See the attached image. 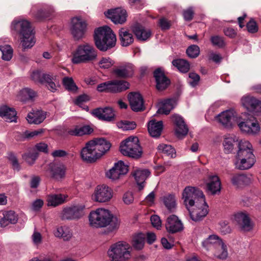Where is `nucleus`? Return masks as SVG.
I'll use <instances>...</instances> for the list:
<instances>
[{"mask_svg": "<svg viewBox=\"0 0 261 261\" xmlns=\"http://www.w3.org/2000/svg\"><path fill=\"white\" fill-rule=\"evenodd\" d=\"M89 224L94 228H102L109 226L110 231L118 228L119 222L108 210L98 208L91 211L88 216Z\"/></svg>", "mask_w": 261, "mask_h": 261, "instance_id": "3", "label": "nucleus"}, {"mask_svg": "<svg viewBox=\"0 0 261 261\" xmlns=\"http://www.w3.org/2000/svg\"><path fill=\"white\" fill-rule=\"evenodd\" d=\"M31 240L33 245L38 247L42 243L43 237L40 232L35 229L31 236Z\"/></svg>", "mask_w": 261, "mask_h": 261, "instance_id": "52", "label": "nucleus"}, {"mask_svg": "<svg viewBox=\"0 0 261 261\" xmlns=\"http://www.w3.org/2000/svg\"><path fill=\"white\" fill-rule=\"evenodd\" d=\"M131 250L128 243L119 241L111 245L107 253L110 261H127L132 256Z\"/></svg>", "mask_w": 261, "mask_h": 261, "instance_id": "6", "label": "nucleus"}, {"mask_svg": "<svg viewBox=\"0 0 261 261\" xmlns=\"http://www.w3.org/2000/svg\"><path fill=\"white\" fill-rule=\"evenodd\" d=\"M129 87V84L123 80H115L101 83L97 86L99 92L120 93L126 90Z\"/></svg>", "mask_w": 261, "mask_h": 261, "instance_id": "9", "label": "nucleus"}, {"mask_svg": "<svg viewBox=\"0 0 261 261\" xmlns=\"http://www.w3.org/2000/svg\"><path fill=\"white\" fill-rule=\"evenodd\" d=\"M114 61L109 57H103L99 61L98 65L101 68L108 69L112 67Z\"/></svg>", "mask_w": 261, "mask_h": 261, "instance_id": "56", "label": "nucleus"}, {"mask_svg": "<svg viewBox=\"0 0 261 261\" xmlns=\"http://www.w3.org/2000/svg\"><path fill=\"white\" fill-rule=\"evenodd\" d=\"M241 115L232 110H226L220 113L216 117L218 121L225 128H231L236 124L239 125Z\"/></svg>", "mask_w": 261, "mask_h": 261, "instance_id": "12", "label": "nucleus"}, {"mask_svg": "<svg viewBox=\"0 0 261 261\" xmlns=\"http://www.w3.org/2000/svg\"><path fill=\"white\" fill-rule=\"evenodd\" d=\"M206 190L213 195L220 192L221 182L219 178L216 175L210 176L206 182Z\"/></svg>", "mask_w": 261, "mask_h": 261, "instance_id": "29", "label": "nucleus"}, {"mask_svg": "<svg viewBox=\"0 0 261 261\" xmlns=\"http://www.w3.org/2000/svg\"><path fill=\"white\" fill-rule=\"evenodd\" d=\"M200 80V76L198 74L194 72H191L189 74L188 79V83L192 86H196Z\"/></svg>", "mask_w": 261, "mask_h": 261, "instance_id": "59", "label": "nucleus"}, {"mask_svg": "<svg viewBox=\"0 0 261 261\" xmlns=\"http://www.w3.org/2000/svg\"><path fill=\"white\" fill-rule=\"evenodd\" d=\"M214 258L224 259L228 255L227 247L225 242L222 240L218 245L209 254Z\"/></svg>", "mask_w": 261, "mask_h": 261, "instance_id": "35", "label": "nucleus"}, {"mask_svg": "<svg viewBox=\"0 0 261 261\" xmlns=\"http://www.w3.org/2000/svg\"><path fill=\"white\" fill-rule=\"evenodd\" d=\"M87 24L81 18H73L71 20V32L75 40L82 39L86 31Z\"/></svg>", "mask_w": 261, "mask_h": 261, "instance_id": "16", "label": "nucleus"}, {"mask_svg": "<svg viewBox=\"0 0 261 261\" xmlns=\"http://www.w3.org/2000/svg\"><path fill=\"white\" fill-rule=\"evenodd\" d=\"M159 150L169 158H175L176 155L174 148H159Z\"/></svg>", "mask_w": 261, "mask_h": 261, "instance_id": "60", "label": "nucleus"}, {"mask_svg": "<svg viewBox=\"0 0 261 261\" xmlns=\"http://www.w3.org/2000/svg\"><path fill=\"white\" fill-rule=\"evenodd\" d=\"M128 99L132 110L135 112L144 109V101L141 94L137 92H131L128 95Z\"/></svg>", "mask_w": 261, "mask_h": 261, "instance_id": "25", "label": "nucleus"}, {"mask_svg": "<svg viewBox=\"0 0 261 261\" xmlns=\"http://www.w3.org/2000/svg\"><path fill=\"white\" fill-rule=\"evenodd\" d=\"M238 126L242 132L249 135H255L260 130L259 123L256 118L248 114H242Z\"/></svg>", "mask_w": 261, "mask_h": 261, "instance_id": "8", "label": "nucleus"}, {"mask_svg": "<svg viewBox=\"0 0 261 261\" xmlns=\"http://www.w3.org/2000/svg\"><path fill=\"white\" fill-rule=\"evenodd\" d=\"M110 148H83L81 158L88 163H93L109 151Z\"/></svg>", "mask_w": 261, "mask_h": 261, "instance_id": "14", "label": "nucleus"}, {"mask_svg": "<svg viewBox=\"0 0 261 261\" xmlns=\"http://www.w3.org/2000/svg\"><path fill=\"white\" fill-rule=\"evenodd\" d=\"M119 128H122L124 130H132L136 128V124L135 122L128 121H122L118 123Z\"/></svg>", "mask_w": 261, "mask_h": 261, "instance_id": "55", "label": "nucleus"}, {"mask_svg": "<svg viewBox=\"0 0 261 261\" xmlns=\"http://www.w3.org/2000/svg\"><path fill=\"white\" fill-rule=\"evenodd\" d=\"M113 74L117 77L128 78L132 77L134 73V67L131 63H125L113 69Z\"/></svg>", "mask_w": 261, "mask_h": 261, "instance_id": "19", "label": "nucleus"}, {"mask_svg": "<svg viewBox=\"0 0 261 261\" xmlns=\"http://www.w3.org/2000/svg\"><path fill=\"white\" fill-rule=\"evenodd\" d=\"M49 172L51 177L56 179H61L64 177L66 167L61 163H51L49 164Z\"/></svg>", "mask_w": 261, "mask_h": 261, "instance_id": "31", "label": "nucleus"}, {"mask_svg": "<svg viewBox=\"0 0 261 261\" xmlns=\"http://www.w3.org/2000/svg\"><path fill=\"white\" fill-rule=\"evenodd\" d=\"M31 12L34 16L38 20L42 19L48 16L45 11L39 9L38 6H33L31 9Z\"/></svg>", "mask_w": 261, "mask_h": 261, "instance_id": "49", "label": "nucleus"}, {"mask_svg": "<svg viewBox=\"0 0 261 261\" xmlns=\"http://www.w3.org/2000/svg\"><path fill=\"white\" fill-rule=\"evenodd\" d=\"M97 51L88 43L80 44L72 53L71 61L75 64L93 62L97 59Z\"/></svg>", "mask_w": 261, "mask_h": 261, "instance_id": "5", "label": "nucleus"}, {"mask_svg": "<svg viewBox=\"0 0 261 261\" xmlns=\"http://www.w3.org/2000/svg\"><path fill=\"white\" fill-rule=\"evenodd\" d=\"M246 27L248 32L250 33H254L257 32L258 31L257 25L253 19H251V20L247 23Z\"/></svg>", "mask_w": 261, "mask_h": 261, "instance_id": "64", "label": "nucleus"}, {"mask_svg": "<svg viewBox=\"0 0 261 261\" xmlns=\"http://www.w3.org/2000/svg\"><path fill=\"white\" fill-rule=\"evenodd\" d=\"M236 161L234 163L237 169L246 170L252 168L256 162L252 148H239Z\"/></svg>", "mask_w": 261, "mask_h": 261, "instance_id": "7", "label": "nucleus"}, {"mask_svg": "<svg viewBox=\"0 0 261 261\" xmlns=\"http://www.w3.org/2000/svg\"><path fill=\"white\" fill-rule=\"evenodd\" d=\"M176 101L173 98L165 99L159 103L158 113L167 115L175 107Z\"/></svg>", "mask_w": 261, "mask_h": 261, "instance_id": "36", "label": "nucleus"}, {"mask_svg": "<svg viewBox=\"0 0 261 261\" xmlns=\"http://www.w3.org/2000/svg\"><path fill=\"white\" fill-rule=\"evenodd\" d=\"M234 219L242 231L248 232L253 229L254 223L247 213H237L234 216Z\"/></svg>", "mask_w": 261, "mask_h": 261, "instance_id": "17", "label": "nucleus"}, {"mask_svg": "<svg viewBox=\"0 0 261 261\" xmlns=\"http://www.w3.org/2000/svg\"><path fill=\"white\" fill-rule=\"evenodd\" d=\"M11 31L19 35L23 50L33 47L35 43V32L31 23L27 20L15 19L11 24Z\"/></svg>", "mask_w": 261, "mask_h": 261, "instance_id": "2", "label": "nucleus"}, {"mask_svg": "<svg viewBox=\"0 0 261 261\" xmlns=\"http://www.w3.org/2000/svg\"><path fill=\"white\" fill-rule=\"evenodd\" d=\"M182 199L193 221H201L208 214V206L203 192L199 189L191 186L186 187L182 192Z\"/></svg>", "mask_w": 261, "mask_h": 261, "instance_id": "1", "label": "nucleus"}, {"mask_svg": "<svg viewBox=\"0 0 261 261\" xmlns=\"http://www.w3.org/2000/svg\"><path fill=\"white\" fill-rule=\"evenodd\" d=\"M93 129L89 125H84L83 126H76L73 128L70 129L68 133L71 136H82L83 135H89L92 133Z\"/></svg>", "mask_w": 261, "mask_h": 261, "instance_id": "40", "label": "nucleus"}, {"mask_svg": "<svg viewBox=\"0 0 261 261\" xmlns=\"http://www.w3.org/2000/svg\"><path fill=\"white\" fill-rule=\"evenodd\" d=\"M163 129L162 121H156L152 119L148 123V130L150 135L153 138H159Z\"/></svg>", "mask_w": 261, "mask_h": 261, "instance_id": "33", "label": "nucleus"}, {"mask_svg": "<svg viewBox=\"0 0 261 261\" xmlns=\"http://www.w3.org/2000/svg\"><path fill=\"white\" fill-rule=\"evenodd\" d=\"M0 50L2 53V58L6 61H9L13 56V49L9 45L0 46Z\"/></svg>", "mask_w": 261, "mask_h": 261, "instance_id": "48", "label": "nucleus"}, {"mask_svg": "<svg viewBox=\"0 0 261 261\" xmlns=\"http://www.w3.org/2000/svg\"><path fill=\"white\" fill-rule=\"evenodd\" d=\"M128 168L123 161H118L105 172L106 177L112 181H117L128 173Z\"/></svg>", "mask_w": 261, "mask_h": 261, "instance_id": "11", "label": "nucleus"}, {"mask_svg": "<svg viewBox=\"0 0 261 261\" xmlns=\"http://www.w3.org/2000/svg\"><path fill=\"white\" fill-rule=\"evenodd\" d=\"M95 146L111 147L112 145L106 139L103 138H97L87 142L85 147H94Z\"/></svg>", "mask_w": 261, "mask_h": 261, "instance_id": "46", "label": "nucleus"}, {"mask_svg": "<svg viewBox=\"0 0 261 261\" xmlns=\"http://www.w3.org/2000/svg\"><path fill=\"white\" fill-rule=\"evenodd\" d=\"M121 43L123 46H127L134 41V37L132 33L125 29L122 28L119 31Z\"/></svg>", "mask_w": 261, "mask_h": 261, "instance_id": "41", "label": "nucleus"}, {"mask_svg": "<svg viewBox=\"0 0 261 261\" xmlns=\"http://www.w3.org/2000/svg\"><path fill=\"white\" fill-rule=\"evenodd\" d=\"M132 175L135 177L139 190H141L144 187L145 180L150 175V172L146 169L135 167L134 168Z\"/></svg>", "mask_w": 261, "mask_h": 261, "instance_id": "24", "label": "nucleus"}, {"mask_svg": "<svg viewBox=\"0 0 261 261\" xmlns=\"http://www.w3.org/2000/svg\"><path fill=\"white\" fill-rule=\"evenodd\" d=\"M66 197L62 194H51L47 197L48 206H57L62 204L65 201Z\"/></svg>", "mask_w": 261, "mask_h": 261, "instance_id": "42", "label": "nucleus"}, {"mask_svg": "<svg viewBox=\"0 0 261 261\" xmlns=\"http://www.w3.org/2000/svg\"><path fill=\"white\" fill-rule=\"evenodd\" d=\"M172 63L181 72H187L190 69L189 63L184 59H175Z\"/></svg>", "mask_w": 261, "mask_h": 261, "instance_id": "45", "label": "nucleus"}, {"mask_svg": "<svg viewBox=\"0 0 261 261\" xmlns=\"http://www.w3.org/2000/svg\"><path fill=\"white\" fill-rule=\"evenodd\" d=\"M44 74L39 70H35L31 73L30 77L34 82L43 84L42 80Z\"/></svg>", "mask_w": 261, "mask_h": 261, "instance_id": "53", "label": "nucleus"}, {"mask_svg": "<svg viewBox=\"0 0 261 261\" xmlns=\"http://www.w3.org/2000/svg\"><path fill=\"white\" fill-rule=\"evenodd\" d=\"M172 122L175 125V135L179 139L185 137L188 133L189 128L183 118L179 115L174 114L171 117Z\"/></svg>", "mask_w": 261, "mask_h": 261, "instance_id": "15", "label": "nucleus"}, {"mask_svg": "<svg viewBox=\"0 0 261 261\" xmlns=\"http://www.w3.org/2000/svg\"><path fill=\"white\" fill-rule=\"evenodd\" d=\"M18 221V216L12 211L0 212V225L5 227L10 224H15Z\"/></svg>", "mask_w": 261, "mask_h": 261, "instance_id": "28", "label": "nucleus"}, {"mask_svg": "<svg viewBox=\"0 0 261 261\" xmlns=\"http://www.w3.org/2000/svg\"><path fill=\"white\" fill-rule=\"evenodd\" d=\"M37 158V153L35 150H30L22 155L23 159L29 165L34 163Z\"/></svg>", "mask_w": 261, "mask_h": 261, "instance_id": "50", "label": "nucleus"}, {"mask_svg": "<svg viewBox=\"0 0 261 261\" xmlns=\"http://www.w3.org/2000/svg\"><path fill=\"white\" fill-rule=\"evenodd\" d=\"M150 221L152 225L157 229H160L162 227V221L160 217L154 215L151 216Z\"/></svg>", "mask_w": 261, "mask_h": 261, "instance_id": "61", "label": "nucleus"}, {"mask_svg": "<svg viewBox=\"0 0 261 261\" xmlns=\"http://www.w3.org/2000/svg\"><path fill=\"white\" fill-rule=\"evenodd\" d=\"M63 84L68 91L74 92L77 89V86L71 77H64L63 79Z\"/></svg>", "mask_w": 261, "mask_h": 261, "instance_id": "51", "label": "nucleus"}, {"mask_svg": "<svg viewBox=\"0 0 261 261\" xmlns=\"http://www.w3.org/2000/svg\"><path fill=\"white\" fill-rule=\"evenodd\" d=\"M113 196V190L109 186L102 184L97 186L91 196L93 201L99 203L110 201Z\"/></svg>", "mask_w": 261, "mask_h": 261, "instance_id": "13", "label": "nucleus"}, {"mask_svg": "<svg viewBox=\"0 0 261 261\" xmlns=\"http://www.w3.org/2000/svg\"><path fill=\"white\" fill-rule=\"evenodd\" d=\"M230 180L232 185L238 188L249 186L253 181L252 175L246 174H233Z\"/></svg>", "mask_w": 261, "mask_h": 261, "instance_id": "23", "label": "nucleus"}, {"mask_svg": "<svg viewBox=\"0 0 261 261\" xmlns=\"http://www.w3.org/2000/svg\"><path fill=\"white\" fill-rule=\"evenodd\" d=\"M94 39L96 47L102 51L112 48L116 42L115 35L108 26L97 28L94 32Z\"/></svg>", "mask_w": 261, "mask_h": 261, "instance_id": "4", "label": "nucleus"}, {"mask_svg": "<svg viewBox=\"0 0 261 261\" xmlns=\"http://www.w3.org/2000/svg\"><path fill=\"white\" fill-rule=\"evenodd\" d=\"M36 96V93L32 89L25 88L19 91L17 94V99L21 101L32 99Z\"/></svg>", "mask_w": 261, "mask_h": 261, "instance_id": "43", "label": "nucleus"}, {"mask_svg": "<svg viewBox=\"0 0 261 261\" xmlns=\"http://www.w3.org/2000/svg\"><path fill=\"white\" fill-rule=\"evenodd\" d=\"M154 76L156 81V88L159 90L165 89L170 84L169 80L165 75L161 68H158L154 71Z\"/></svg>", "mask_w": 261, "mask_h": 261, "instance_id": "30", "label": "nucleus"}, {"mask_svg": "<svg viewBox=\"0 0 261 261\" xmlns=\"http://www.w3.org/2000/svg\"><path fill=\"white\" fill-rule=\"evenodd\" d=\"M167 231L170 233H174L181 231L184 228L183 224L175 215L169 216L165 223Z\"/></svg>", "mask_w": 261, "mask_h": 261, "instance_id": "21", "label": "nucleus"}, {"mask_svg": "<svg viewBox=\"0 0 261 261\" xmlns=\"http://www.w3.org/2000/svg\"><path fill=\"white\" fill-rule=\"evenodd\" d=\"M119 147H140L139 139L136 136H130L123 140Z\"/></svg>", "mask_w": 261, "mask_h": 261, "instance_id": "47", "label": "nucleus"}, {"mask_svg": "<svg viewBox=\"0 0 261 261\" xmlns=\"http://www.w3.org/2000/svg\"><path fill=\"white\" fill-rule=\"evenodd\" d=\"M241 103L249 111L254 113L261 114V101L250 96H244L241 99Z\"/></svg>", "mask_w": 261, "mask_h": 261, "instance_id": "18", "label": "nucleus"}, {"mask_svg": "<svg viewBox=\"0 0 261 261\" xmlns=\"http://www.w3.org/2000/svg\"><path fill=\"white\" fill-rule=\"evenodd\" d=\"M219 229L223 234L229 233L231 232V228L228 223L225 221H222L219 223Z\"/></svg>", "mask_w": 261, "mask_h": 261, "instance_id": "63", "label": "nucleus"}, {"mask_svg": "<svg viewBox=\"0 0 261 261\" xmlns=\"http://www.w3.org/2000/svg\"><path fill=\"white\" fill-rule=\"evenodd\" d=\"M46 117V112L42 110H37L29 113L26 119L30 124H39L42 123Z\"/></svg>", "mask_w": 261, "mask_h": 261, "instance_id": "34", "label": "nucleus"}, {"mask_svg": "<svg viewBox=\"0 0 261 261\" xmlns=\"http://www.w3.org/2000/svg\"><path fill=\"white\" fill-rule=\"evenodd\" d=\"M210 40L214 46L222 48L225 45L224 38L221 36L218 35L213 36L211 37Z\"/></svg>", "mask_w": 261, "mask_h": 261, "instance_id": "57", "label": "nucleus"}, {"mask_svg": "<svg viewBox=\"0 0 261 261\" xmlns=\"http://www.w3.org/2000/svg\"><path fill=\"white\" fill-rule=\"evenodd\" d=\"M0 116L9 122H16L17 119L15 110L6 106L0 108Z\"/></svg>", "mask_w": 261, "mask_h": 261, "instance_id": "38", "label": "nucleus"}, {"mask_svg": "<svg viewBox=\"0 0 261 261\" xmlns=\"http://www.w3.org/2000/svg\"><path fill=\"white\" fill-rule=\"evenodd\" d=\"M86 206L84 204L77 203L63 208L60 217L62 220H79L85 214Z\"/></svg>", "mask_w": 261, "mask_h": 261, "instance_id": "10", "label": "nucleus"}, {"mask_svg": "<svg viewBox=\"0 0 261 261\" xmlns=\"http://www.w3.org/2000/svg\"><path fill=\"white\" fill-rule=\"evenodd\" d=\"M92 114L99 119L107 121H112L114 117V111L110 107L95 109L92 111Z\"/></svg>", "mask_w": 261, "mask_h": 261, "instance_id": "27", "label": "nucleus"}, {"mask_svg": "<svg viewBox=\"0 0 261 261\" xmlns=\"http://www.w3.org/2000/svg\"><path fill=\"white\" fill-rule=\"evenodd\" d=\"M119 151L124 156L138 159L141 157L142 148H119Z\"/></svg>", "mask_w": 261, "mask_h": 261, "instance_id": "39", "label": "nucleus"}, {"mask_svg": "<svg viewBox=\"0 0 261 261\" xmlns=\"http://www.w3.org/2000/svg\"><path fill=\"white\" fill-rule=\"evenodd\" d=\"M105 14L115 24H122L126 20V11L120 8L109 10Z\"/></svg>", "mask_w": 261, "mask_h": 261, "instance_id": "20", "label": "nucleus"}, {"mask_svg": "<svg viewBox=\"0 0 261 261\" xmlns=\"http://www.w3.org/2000/svg\"><path fill=\"white\" fill-rule=\"evenodd\" d=\"M145 236L142 233L135 235L132 240V246L136 250L143 249L145 243Z\"/></svg>", "mask_w": 261, "mask_h": 261, "instance_id": "44", "label": "nucleus"}, {"mask_svg": "<svg viewBox=\"0 0 261 261\" xmlns=\"http://www.w3.org/2000/svg\"><path fill=\"white\" fill-rule=\"evenodd\" d=\"M187 55L191 58H196L200 54V48L197 45H192L186 50Z\"/></svg>", "mask_w": 261, "mask_h": 261, "instance_id": "54", "label": "nucleus"}, {"mask_svg": "<svg viewBox=\"0 0 261 261\" xmlns=\"http://www.w3.org/2000/svg\"><path fill=\"white\" fill-rule=\"evenodd\" d=\"M55 236L62 239L64 241H69L72 237V233L70 228L66 226H57L54 231Z\"/></svg>", "mask_w": 261, "mask_h": 261, "instance_id": "37", "label": "nucleus"}, {"mask_svg": "<svg viewBox=\"0 0 261 261\" xmlns=\"http://www.w3.org/2000/svg\"><path fill=\"white\" fill-rule=\"evenodd\" d=\"M222 240L216 234H211L203 240L201 243L202 246L209 255Z\"/></svg>", "mask_w": 261, "mask_h": 261, "instance_id": "26", "label": "nucleus"}, {"mask_svg": "<svg viewBox=\"0 0 261 261\" xmlns=\"http://www.w3.org/2000/svg\"><path fill=\"white\" fill-rule=\"evenodd\" d=\"M194 12L192 7H189L182 12V15L186 21H191L193 17Z\"/></svg>", "mask_w": 261, "mask_h": 261, "instance_id": "62", "label": "nucleus"}, {"mask_svg": "<svg viewBox=\"0 0 261 261\" xmlns=\"http://www.w3.org/2000/svg\"><path fill=\"white\" fill-rule=\"evenodd\" d=\"M132 30L139 40L145 41L151 36V33L149 29H145L142 25L136 23L132 27Z\"/></svg>", "mask_w": 261, "mask_h": 261, "instance_id": "32", "label": "nucleus"}, {"mask_svg": "<svg viewBox=\"0 0 261 261\" xmlns=\"http://www.w3.org/2000/svg\"><path fill=\"white\" fill-rule=\"evenodd\" d=\"M224 146L227 147H251L250 143L245 139H239L234 135H228L224 136L223 141Z\"/></svg>", "mask_w": 261, "mask_h": 261, "instance_id": "22", "label": "nucleus"}, {"mask_svg": "<svg viewBox=\"0 0 261 261\" xmlns=\"http://www.w3.org/2000/svg\"><path fill=\"white\" fill-rule=\"evenodd\" d=\"M164 202L168 209L171 210L175 207L176 205L174 197L172 195H168L164 199Z\"/></svg>", "mask_w": 261, "mask_h": 261, "instance_id": "58", "label": "nucleus"}]
</instances>
